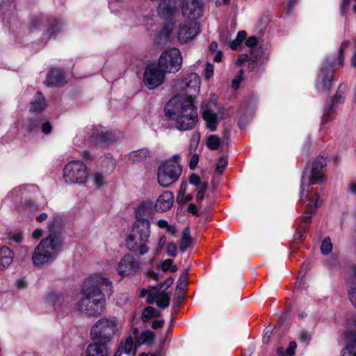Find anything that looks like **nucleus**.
Returning a JSON list of instances; mask_svg holds the SVG:
<instances>
[{"instance_id":"1","label":"nucleus","mask_w":356,"mask_h":356,"mask_svg":"<svg viewBox=\"0 0 356 356\" xmlns=\"http://www.w3.org/2000/svg\"><path fill=\"white\" fill-rule=\"evenodd\" d=\"M181 90L186 98L179 96L172 97L164 108L166 118L175 123V128L181 131L193 129L197 122V109L193 99L200 89V78L196 73H190L181 82Z\"/></svg>"},{"instance_id":"2","label":"nucleus","mask_w":356,"mask_h":356,"mask_svg":"<svg viewBox=\"0 0 356 356\" xmlns=\"http://www.w3.org/2000/svg\"><path fill=\"white\" fill-rule=\"evenodd\" d=\"M326 165V159L320 156L312 162L311 169L307 168L302 172L300 193V201L304 206L305 212L309 214L314 213L321 204V200L316 193L314 196L312 195L309 188L312 185L325 182L324 172Z\"/></svg>"},{"instance_id":"3","label":"nucleus","mask_w":356,"mask_h":356,"mask_svg":"<svg viewBox=\"0 0 356 356\" xmlns=\"http://www.w3.org/2000/svg\"><path fill=\"white\" fill-rule=\"evenodd\" d=\"M61 219L52 218L48 226L49 234L43 238L35 248L32 261L35 266H40L53 261L63 245V239L60 232Z\"/></svg>"},{"instance_id":"4","label":"nucleus","mask_w":356,"mask_h":356,"mask_svg":"<svg viewBox=\"0 0 356 356\" xmlns=\"http://www.w3.org/2000/svg\"><path fill=\"white\" fill-rule=\"evenodd\" d=\"M103 285L109 288V295L112 293V282L107 278L99 275H94L87 278L83 282L81 290V298L76 303V309L81 312L92 311V306L102 309L106 300L103 292L99 286Z\"/></svg>"},{"instance_id":"5","label":"nucleus","mask_w":356,"mask_h":356,"mask_svg":"<svg viewBox=\"0 0 356 356\" xmlns=\"http://www.w3.org/2000/svg\"><path fill=\"white\" fill-rule=\"evenodd\" d=\"M149 221L135 222L126 239V245L129 251L144 255L149 250L147 245L150 236Z\"/></svg>"},{"instance_id":"6","label":"nucleus","mask_w":356,"mask_h":356,"mask_svg":"<svg viewBox=\"0 0 356 356\" xmlns=\"http://www.w3.org/2000/svg\"><path fill=\"white\" fill-rule=\"evenodd\" d=\"M118 321L115 316L102 317L92 326L90 339L110 344L118 332Z\"/></svg>"},{"instance_id":"7","label":"nucleus","mask_w":356,"mask_h":356,"mask_svg":"<svg viewBox=\"0 0 356 356\" xmlns=\"http://www.w3.org/2000/svg\"><path fill=\"white\" fill-rule=\"evenodd\" d=\"M181 173V168L172 161H165L159 168L157 179L159 185L167 188L176 182Z\"/></svg>"},{"instance_id":"8","label":"nucleus","mask_w":356,"mask_h":356,"mask_svg":"<svg viewBox=\"0 0 356 356\" xmlns=\"http://www.w3.org/2000/svg\"><path fill=\"white\" fill-rule=\"evenodd\" d=\"M87 178V168L81 161H71L63 169V179L67 184H83Z\"/></svg>"},{"instance_id":"9","label":"nucleus","mask_w":356,"mask_h":356,"mask_svg":"<svg viewBox=\"0 0 356 356\" xmlns=\"http://www.w3.org/2000/svg\"><path fill=\"white\" fill-rule=\"evenodd\" d=\"M181 64L182 56L180 51L177 48H172L161 54L157 65L165 73H175L180 70Z\"/></svg>"},{"instance_id":"10","label":"nucleus","mask_w":356,"mask_h":356,"mask_svg":"<svg viewBox=\"0 0 356 356\" xmlns=\"http://www.w3.org/2000/svg\"><path fill=\"white\" fill-rule=\"evenodd\" d=\"M335 65V57L327 56L316 77V88L318 90L329 91L334 78L333 66Z\"/></svg>"},{"instance_id":"11","label":"nucleus","mask_w":356,"mask_h":356,"mask_svg":"<svg viewBox=\"0 0 356 356\" xmlns=\"http://www.w3.org/2000/svg\"><path fill=\"white\" fill-rule=\"evenodd\" d=\"M165 72L155 63L149 64L145 68L143 82L149 90H154L161 86L165 79Z\"/></svg>"},{"instance_id":"12","label":"nucleus","mask_w":356,"mask_h":356,"mask_svg":"<svg viewBox=\"0 0 356 356\" xmlns=\"http://www.w3.org/2000/svg\"><path fill=\"white\" fill-rule=\"evenodd\" d=\"M116 270L122 277L134 275L140 271L141 264L134 256L127 254L118 263Z\"/></svg>"},{"instance_id":"13","label":"nucleus","mask_w":356,"mask_h":356,"mask_svg":"<svg viewBox=\"0 0 356 356\" xmlns=\"http://www.w3.org/2000/svg\"><path fill=\"white\" fill-rule=\"evenodd\" d=\"M181 13L185 18L191 22L201 18L204 13L202 0H183Z\"/></svg>"},{"instance_id":"14","label":"nucleus","mask_w":356,"mask_h":356,"mask_svg":"<svg viewBox=\"0 0 356 356\" xmlns=\"http://www.w3.org/2000/svg\"><path fill=\"white\" fill-rule=\"evenodd\" d=\"M86 131L90 135V142L97 145H107L116 140L113 134L101 127H91Z\"/></svg>"},{"instance_id":"15","label":"nucleus","mask_w":356,"mask_h":356,"mask_svg":"<svg viewBox=\"0 0 356 356\" xmlns=\"http://www.w3.org/2000/svg\"><path fill=\"white\" fill-rule=\"evenodd\" d=\"M216 100L204 101L201 107L202 118L207 123V127L211 131L216 130L218 124V115L212 110V106H216Z\"/></svg>"},{"instance_id":"16","label":"nucleus","mask_w":356,"mask_h":356,"mask_svg":"<svg viewBox=\"0 0 356 356\" xmlns=\"http://www.w3.org/2000/svg\"><path fill=\"white\" fill-rule=\"evenodd\" d=\"M200 31L199 24L195 22H184L179 26L177 39L181 43L193 40Z\"/></svg>"},{"instance_id":"17","label":"nucleus","mask_w":356,"mask_h":356,"mask_svg":"<svg viewBox=\"0 0 356 356\" xmlns=\"http://www.w3.org/2000/svg\"><path fill=\"white\" fill-rule=\"evenodd\" d=\"M111 348L110 344L92 340L85 351V356H111Z\"/></svg>"},{"instance_id":"18","label":"nucleus","mask_w":356,"mask_h":356,"mask_svg":"<svg viewBox=\"0 0 356 356\" xmlns=\"http://www.w3.org/2000/svg\"><path fill=\"white\" fill-rule=\"evenodd\" d=\"M177 0H161L158 6L159 15L165 19L173 16L177 9Z\"/></svg>"},{"instance_id":"19","label":"nucleus","mask_w":356,"mask_h":356,"mask_svg":"<svg viewBox=\"0 0 356 356\" xmlns=\"http://www.w3.org/2000/svg\"><path fill=\"white\" fill-rule=\"evenodd\" d=\"M48 300L54 305L55 309H58L60 307L65 308L66 311L71 309V305H70L71 297L65 296L61 292H53L50 293L48 296Z\"/></svg>"},{"instance_id":"20","label":"nucleus","mask_w":356,"mask_h":356,"mask_svg":"<svg viewBox=\"0 0 356 356\" xmlns=\"http://www.w3.org/2000/svg\"><path fill=\"white\" fill-rule=\"evenodd\" d=\"M66 83L65 74L63 71L52 69L47 75L45 83L47 86L56 87Z\"/></svg>"},{"instance_id":"21","label":"nucleus","mask_w":356,"mask_h":356,"mask_svg":"<svg viewBox=\"0 0 356 356\" xmlns=\"http://www.w3.org/2000/svg\"><path fill=\"white\" fill-rule=\"evenodd\" d=\"M173 202V194L170 191H165L157 199L155 203V209L161 212L167 211L172 207Z\"/></svg>"},{"instance_id":"22","label":"nucleus","mask_w":356,"mask_h":356,"mask_svg":"<svg viewBox=\"0 0 356 356\" xmlns=\"http://www.w3.org/2000/svg\"><path fill=\"white\" fill-rule=\"evenodd\" d=\"M344 338L346 346L342 350L341 356H356V334L349 331L345 333Z\"/></svg>"},{"instance_id":"23","label":"nucleus","mask_w":356,"mask_h":356,"mask_svg":"<svg viewBox=\"0 0 356 356\" xmlns=\"http://www.w3.org/2000/svg\"><path fill=\"white\" fill-rule=\"evenodd\" d=\"M152 213V206L149 203L143 202L138 205L135 211V222L149 221Z\"/></svg>"},{"instance_id":"24","label":"nucleus","mask_w":356,"mask_h":356,"mask_svg":"<svg viewBox=\"0 0 356 356\" xmlns=\"http://www.w3.org/2000/svg\"><path fill=\"white\" fill-rule=\"evenodd\" d=\"M14 252L6 245L0 246V266L8 268L13 261Z\"/></svg>"},{"instance_id":"25","label":"nucleus","mask_w":356,"mask_h":356,"mask_svg":"<svg viewBox=\"0 0 356 356\" xmlns=\"http://www.w3.org/2000/svg\"><path fill=\"white\" fill-rule=\"evenodd\" d=\"M46 105L43 95L40 92H38L35 99L31 102L29 111L31 113L40 114L44 110Z\"/></svg>"},{"instance_id":"26","label":"nucleus","mask_w":356,"mask_h":356,"mask_svg":"<svg viewBox=\"0 0 356 356\" xmlns=\"http://www.w3.org/2000/svg\"><path fill=\"white\" fill-rule=\"evenodd\" d=\"M150 152L147 148H141L129 154L128 158L134 163H140L149 156Z\"/></svg>"},{"instance_id":"27","label":"nucleus","mask_w":356,"mask_h":356,"mask_svg":"<svg viewBox=\"0 0 356 356\" xmlns=\"http://www.w3.org/2000/svg\"><path fill=\"white\" fill-rule=\"evenodd\" d=\"M41 121L40 116L31 117L22 125V129L28 133L35 132L38 130Z\"/></svg>"},{"instance_id":"28","label":"nucleus","mask_w":356,"mask_h":356,"mask_svg":"<svg viewBox=\"0 0 356 356\" xmlns=\"http://www.w3.org/2000/svg\"><path fill=\"white\" fill-rule=\"evenodd\" d=\"M193 238L190 234V229L188 227H186L182 234L179 244V249L181 252H184L186 250L191 246L192 244Z\"/></svg>"},{"instance_id":"29","label":"nucleus","mask_w":356,"mask_h":356,"mask_svg":"<svg viewBox=\"0 0 356 356\" xmlns=\"http://www.w3.org/2000/svg\"><path fill=\"white\" fill-rule=\"evenodd\" d=\"M60 30L61 24L57 20H54L51 22L49 29L44 33L43 38L44 39L55 38L60 33Z\"/></svg>"},{"instance_id":"30","label":"nucleus","mask_w":356,"mask_h":356,"mask_svg":"<svg viewBox=\"0 0 356 356\" xmlns=\"http://www.w3.org/2000/svg\"><path fill=\"white\" fill-rule=\"evenodd\" d=\"M347 88V85L346 83H341L337 89V91L333 98L330 100V103L333 104L334 106L336 104H341L344 102L345 99V91Z\"/></svg>"},{"instance_id":"31","label":"nucleus","mask_w":356,"mask_h":356,"mask_svg":"<svg viewBox=\"0 0 356 356\" xmlns=\"http://www.w3.org/2000/svg\"><path fill=\"white\" fill-rule=\"evenodd\" d=\"M170 302V296L165 291H157L156 305L165 309L169 307Z\"/></svg>"},{"instance_id":"32","label":"nucleus","mask_w":356,"mask_h":356,"mask_svg":"<svg viewBox=\"0 0 356 356\" xmlns=\"http://www.w3.org/2000/svg\"><path fill=\"white\" fill-rule=\"evenodd\" d=\"M160 315V312L152 307H145L142 312L141 319L143 322H147L152 318L158 317Z\"/></svg>"},{"instance_id":"33","label":"nucleus","mask_w":356,"mask_h":356,"mask_svg":"<svg viewBox=\"0 0 356 356\" xmlns=\"http://www.w3.org/2000/svg\"><path fill=\"white\" fill-rule=\"evenodd\" d=\"M334 107L335 106L330 102L325 105L323 112L321 125H325L330 120L334 111Z\"/></svg>"},{"instance_id":"34","label":"nucleus","mask_w":356,"mask_h":356,"mask_svg":"<svg viewBox=\"0 0 356 356\" xmlns=\"http://www.w3.org/2000/svg\"><path fill=\"white\" fill-rule=\"evenodd\" d=\"M137 346L134 343V338L131 336L127 337L123 343L122 352L127 355H130L134 350V353L136 352Z\"/></svg>"},{"instance_id":"35","label":"nucleus","mask_w":356,"mask_h":356,"mask_svg":"<svg viewBox=\"0 0 356 356\" xmlns=\"http://www.w3.org/2000/svg\"><path fill=\"white\" fill-rule=\"evenodd\" d=\"M310 220H311V216H309V215L302 217V221H301V223H300V227H299V229L300 230H298L294 235V238L296 240H302V239L303 235H302L301 230H302L303 232L306 231V229H307V225L310 222Z\"/></svg>"},{"instance_id":"36","label":"nucleus","mask_w":356,"mask_h":356,"mask_svg":"<svg viewBox=\"0 0 356 356\" xmlns=\"http://www.w3.org/2000/svg\"><path fill=\"white\" fill-rule=\"evenodd\" d=\"M24 193V189L22 187H16L9 193L8 195V198H10L11 200L15 202H21Z\"/></svg>"},{"instance_id":"37","label":"nucleus","mask_w":356,"mask_h":356,"mask_svg":"<svg viewBox=\"0 0 356 356\" xmlns=\"http://www.w3.org/2000/svg\"><path fill=\"white\" fill-rule=\"evenodd\" d=\"M220 143V140L218 136L216 135H211L207 141V147L211 149V150H216L217 149Z\"/></svg>"},{"instance_id":"38","label":"nucleus","mask_w":356,"mask_h":356,"mask_svg":"<svg viewBox=\"0 0 356 356\" xmlns=\"http://www.w3.org/2000/svg\"><path fill=\"white\" fill-rule=\"evenodd\" d=\"M140 339H141L140 344L145 343L152 344L154 341L155 335L153 332L147 330L140 334Z\"/></svg>"},{"instance_id":"39","label":"nucleus","mask_w":356,"mask_h":356,"mask_svg":"<svg viewBox=\"0 0 356 356\" xmlns=\"http://www.w3.org/2000/svg\"><path fill=\"white\" fill-rule=\"evenodd\" d=\"M350 42L349 40H343L340 46V48L338 51V65L339 67H342L343 65L344 62V50L345 49L350 45Z\"/></svg>"},{"instance_id":"40","label":"nucleus","mask_w":356,"mask_h":356,"mask_svg":"<svg viewBox=\"0 0 356 356\" xmlns=\"http://www.w3.org/2000/svg\"><path fill=\"white\" fill-rule=\"evenodd\" d=\"M332 250V243L331 242V240L330 237H326L323 239L321 247V251L323 254H328L330 253Z\"/></svg>"},{"instance_id":"41","label":"nucleus","mask_w":356,"mask_h":356,"mask_svg":"<svg viewBox=\"0 0 356 356\" xmlns=\"http://www.w3.org/2000/svg\"><path fill=\"white\" fill-rule=\"evenodd\" d=\"M14 0H0V10L5 16L8 12L13 9V1Z\"/></svg>"},{"instance_id":"42","label":"nucleus","mask_w":356,"mask_h":356,"mask_svg":"<svg viewBox=\"0 0 356 356\" xmlns=\"http://www.w3.org/2000/svg\"><path fill=\"white\" fill-rule=\"evenodd\" d=\"M92 179L94 185L97 188L102 186L106 183L105 176L100 172H95L92 175Z\"/></svg>"},{"instance_id":"43","label":"nucleus","mask_w":356,"mask_h":356,"mask_svg":"<svg viewBox=\"0 0 356 356\" xmlns=\"http://www.w3.org/2000/svg\"><path fill=\"white\" fill-rule=\"evenodd\" d=\"M8 239L10 241V243H21L23 240L22 233L21 232H9L8 234Z\"/></svg>"},{"instance_id":"44","label":"nucleus","mask_w":356,"mask_h":356,"mask_svg":"<svg viewBox=\"0 0 356 356\" xmlns=\"http://www.w3.org/2000/svg\"><path fill=\"white\" fill-rule=\"evenodd\" d=\"M227 159L225 156H221L218 159L216 164V171L219 175H221L225 168L227 166Z\"/></svg>"},{"instance_id":"45","label":"nucleus","mask_w":356,"mask_h":356,"mask_svg":"<svg viewBox=\"0 0 356 356\" xmlns=\"http://www.w3.org/2000/svg\"><path fill=\"white\" fill-rule=\"evenodd\" d=\"M166 253L170 257H176L177 254V245L173 242H170L167 245Z\"/></svg>"},{"instance_id":"46","label":"nucleus","mask_w":356,"mask_h":356,"mask_svg":"<svg viewBox=\"0 0 356 356\" xmlns=\"http://www.w3.org/2000/svg\"><path fill=\"white\" fill-rule=\"evenodd\" d=\"M152 289L155 291H149L147 296V302L148 304H153L154 302H156L157 299V291H159V289L156 286L152 287Z\"/></svg>"},{"instance_id":"47","label":"nucleus","mask_w":356,"mask_h":356,"mask_svg":"<svg viewBox=\"0 0 356 356\" xmlns=\"http://www.w3.org/2000/svg\"><path fill=\"white\" fill-rule=\"evenodd\" d=\"M251 58H252V60L248 65V70L250 71H252L254 70V68L256 66V62L259 60V58L258 56V51L254 50L251 52Z\"/></svg>"},{"instance_id":"48","label":"nucleus","mask_w":356,"mask_h":356,"mask_svg":"<svg viewBox=\"0 0 356 356\" xmlns=\"http://www.w3.org/2000/svg\"><path fill=\"white\" fill-rule=\"evenodd\" d=\"M104 165H106V166H107L106 172L108 173H110L114 169V167L115 165V162L111 158H106L103 161L102 166H104Z\"/></svg>"},{"instance_id":"49","label":"nucleus","mask_w":356,"mask_h":356,"mask_svg":"<svg viewBox=\"0 0 356 356\" xmlns=\"http://www.w3.org/2000/svg\"><path fill=\"white\" fill-rule=\"evenodd\" d=\"M213 74V66L211 63H207L204 70V75L206 79H209Z\"/></svg>"},{"instance_id":"50","label":"nucleus","mask_w":356,"mask_h":356,"mask_svg":"<svg viewBox=\"0 0 356 356\" xmlns=\"http://www.w3.org/2000/svg\"><path fill=\"white\" fill-rule=\"evenodd\" d=\"M173 24L171 23L167 24L161 31V35L165 38H168L172 33Z\"/></svg>"},{"instance_id":"51","label":"nucleus","mask_w":356,"mask_h":356,"mask_svg":"<svg viewBox=\"0 0 356 356\" xmlns=\"http://www.w3.org/2000/svg\"><path fill=\"white\" fill-rule=\"evenodd\" d=\"M350 4V0H342L340 6V13L342 16L346 15Z\"/></svg>"},{"instance_id":"52","label":"nucleus","mask_w":356,"mask_h":356,"mask_svg":"<svg viewBox=\"0 0 356 356\" xmlns=\"http://www.w3.org/2000/svg\"><path fill=\"white\" fill-rule=\"evenodd\" d=\"M40 127L41 128L42 131L44 134H50L51 131V129H52V127H51V124L49 122H42V120Z\"/></svg>"},{"instance_id":"53","label":"nucleus","mask_w":356,"mask_h":356,"mask_svg":"<svg viewBox=\"0 0 356 356\" xmlns=\"http://www.w3.org/2000/svg\"><path fill=\"white\" fill-rule=\"evenodd\" d=\"M172 259H165L163 262L161 263L158 267H160L163 272H166L170 270V266H172Z\"/></svg>"},{"instance_id":"54","label":"nucleus","mask_w":356,"mask_h":356,"mask_svg":"<svg viewBox=\"0 0 356 356\" xmlns=\"http://www.w3.org/2000/svg\"><path fill=\"white\" fill-rule=\"evenodd\" d=\"M199 161V155L197 154H194L189 162V168L191 170H195L197 165Z\"/></svg>"},{"instance_id":"55","label":"nucleus","mask_w":356,"mask_h":356,"mask_svg":"<svg viewBox=\"0 0 356 356\" xmlns=\"http://www.w3.org/2000/svg\"><path fill=\"white\" fill-rule=\"evenodd\" d=\"M157 225L160 228H166L168 231H170L172 232H173L175 230V228L173 227L170 226L168 225V221L163 219L159 220L157 222Z\"/></svg>"},{"instance_id":"56","label":"nucleus","mask_w":356,"mask_h":356,"mask_svg":"<svg viewBox=\"0 0 356 356\" xmlns=\"http://www.w3.org/2000/svg\"><path fill=\"white\" fill-rule=\"evenodd\" d=\"M348 297L352 304L356 308V287H352L348 290Z\"/></svg>"},{"instance_id":"57","label":"nucleus","mask_w":356,"mask_h":356,"mask_svg":"<svg viewBox=\"0 0 356 356\" xmlns=\"http://www.w3.org/2000/svg\"><path fill=\"white\" fill-rule=\"evenodd\" d=\"M296 348V343L295 341H291L288 348L286 350V356H293L295 355V350Z\"/></svg>"},{"instance_id":"58","label":"nucleus","mask_w":356,"mask_h":356,"mask_svg":"<svg viewBox=\"0 0 356 356\" xmlns=\"http://www.w3.org/2000/svg\"><path fill=\"white\" fill-rule=\"evenodd\" d=\"M311 339L309 334L305 330H302L300 333L299 341L302 343H309Z\"/></svg>"},{"instance_id":"59","label":"nucleus","mask_w":356,"mask_h":356,"mask_svg":"<svg viewBox=\"0 0 356 356\" xmlns=\"http://www.w3.org/2000/svg\"><path fill=\"white\" fill-rule=\"evenodd\" d=\"M298 0H289L287 6H286V14L290 15L294 7L297 5Z\"/></svg>"},{"instance_id":"60","label":"nucleus","mask_w":356,"mask_h":356,"mask_svg":"<svg viewBox=\"0 0 356 356\" xmlns=\"http://www.w3.org/2000/svg\"><path fill=\"white\" fill-rule=\"evenodd\" d=\"M188 284V281L186 280H182L179 277L177 284V291H179L180 292L184 291Z\"/></svg>"},{"instance_id":"61","label":"nucleus","mask_w":356,"mask_h":356,"mask_svg":"<svg viewBox=\"0 0 356 356\" xmlns=\"http://www.w3.org/2000/svg\"><path fill=\"white\" fill-rule=\"evenodd\" d=\"M189 182L191 184L197 186L200 184V178L197 175L193 174L190 177Z\"/></svg>"},{"instance_id":"62","label":"nucleus","mask_w":356,"mask_h":356,"mask_svg":"<svg viewBox=\"0 0 356 356\" xmlns=\"http://www.w3.org/2000/svg\"><path fill=\"white\" fill-rule=\"evenodd\" d=\"M257 42H258V40L254 36L250 37L245 40L246 46L251 47V48L255 47L257 44Z\"/></svg>"},{"instance_id":"63","label":"nucleus","mask_w":356,"mask_h":356,"mask_svg":"<svg viewBox=\"0 0 356 356\" xmlns=\"http://www.w3.org/2000/svg\"><path fill=\"white\" fill-rule=\"evenodd\" d=\"M271 332H272V330H271L270 326L265 329L264 333V335H263V339H263V342L264 343H267L269 341Z\"/></svg>"},{"instance_id":"64","label":"nucleus","mask_w":356,"mask_h":356,"mask_svg":"<svg viewBox=\"0 0 356 356\" xmlns=\"http://www.w3.org/2000/svg\"><path fill=\"white\" fill-rule=\"evenodd\" d=\"M347 192L351 195L356 196V182H351L347 186Z\"/></svg>"}]
</instances>
